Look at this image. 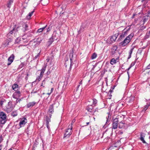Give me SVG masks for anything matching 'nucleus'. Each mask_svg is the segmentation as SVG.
<instances>
[{
	"label": "nucleus",
	"mask_w": 150,
	"mask_h": 150,
	"mask_svg": "<svg viewBox=\"0 0 150 150\" xmlns=\"http://www.w3.org/2000/svg\"><path fill=\"white\" fill-rule=\"evenodd\" d=\"M134 36V34L131 33L127 36L125 40L120 43V45L125 46L127 45L130 42Z\"/></svg>",
	"instance_id": "f257e3e1"
},
{
	"label": "nucleus",
	"mask_w": 150,
	"mask_h": 150,
	"mask_svg": "<svg viewBox=\"0 0 150 150\" xmlns=\"http://www.w3.org/2000/svg\"><path fill=\"white\" fill-rule=\"evenodd\" d=\"M72 124L69 125L68 128L66 130L65 133L64 134V138L66 137H68L71 134L72 131Z\"/></svg>",
	"instance_id": "f03ea898"
},
{
	"label": "nucleus",
	"mask_w": 150,
	"mask_h": 150,
	"mask_svg": "<svg viewBox=\"0 0 150 150\" xmlns=\"http://www.w3.org/2000/svg\"><path fill=\"white\" fill-rule=\"evenodd\" d=\"M118 34L116 33L113 35L110 38L109 40L108 39L107 41V42L108 44H110L113 42L115 41V40L117 39Z\"/></svg>",
	"instance_id": "7ed1b4c3"
},
{
	"label": "nucleus",
	"mask_w": 150,
	"mask_h": 150,
	"mask_svg": "<svg viewBox=\"0 0 150 150\" xmlns=\"http://www.w3.org/2000/svg\"><path fill=\"white\" fill-rule=\"evenodd\" d=\"M0 116L2 120L1 121V123L2 124H4L6 121V115L4 112H1L0 113Z\"/></svg>",
	"instance_id": "20e7f679"
},
{
	"label": "nucleus",
	"mask_w": 150,
	"mask_h": 150,
	"mask_svg": "<svg viewBox=\"0 0 150 150\" xmlns=\"http://www.w3.org/2000/svg\"><path fill=\"white\" fill-rule=\"evenodd\" d=\"M27 122V120L26 118L23 117L20 120V122L19 123L20 127H23Z\"/></svg>",
	"instance_id": "39448f33"
},
{
	"label": "nucleus",
	"mask_w": 150,
	"mask_h": 150,
	"mask_svg": "<svg viewBox=\"0 0 150 150\" xmlns=\"http://www.w3.org/2000/svg\"><path fill=\"white\" fill-rule=\"evenodd\" d=\"M12 110V106L11 103L8 102L7 105L4 108V110L7 112H10Z\"/></svg>",
	"instance_id": "423d86ee"
},
{
	"label": "nucleus",
	"mask_w": 150,
	"mask_h": 150,
	"mask_svg": "<svg viewBox=\"0 0 150 150\" xmlns=\"http://www.w3.org/2000/svg\"><path fill=\"white\" fill-rule=\"evenodd\" d=\"M118 118H116L114 119L112 125V129H115L117 128L118 125Z\"/></svg>",
	"instance_id": "0eeeda50"
},
{
	"label": "nucleus",
	"mask_w": 150,
	"mask_h": 150,
	"mask_svg": "<svg viewBox=\"0 0 150 150\" xmlns=\"http://www.w3.org/2000/svg\"><path fill=\"white\" fill-rule=\"evenodd\" d=\"M71 56L72 57L73 56V54L72 53H71L70 54V57ZM70 60L71 61V63L70 64L69 62L67 61L65 62V66L66 68H67V67H69V68L70 69L71 67V66L72 65V59L71 57H70Z\"/></svg>",
	"instance_id": "6e6552de"
},
{
	"label": "nucleus",
	"mask_w": 150,
	"mask_h": 150,
	"mask_svg": "<svg viewBox=\"0 0 150 150\" xmlns=\"http://www.w3.org/2000/svg\"><path fill=\"white\" fill-rule=\"evenodd\" d=\"M21 93L20 91L17 90L13 94L12 97L13 98L16 99L19 98L21 96Z\"/></svg>",
	"instance_id": "1a4fd4ad"
},
{
	"label": "nucleus",
	"mask_w": 150,
	"mask_h": 150,
	"mask_svg": "<svg viewBox=\"0 0 150 150\" xmlns=\"http://www.w3.org/2000/svg\"><path fill=\"white\" fill-rule=\"evenodd\" d=\"M117 48L118 47L116 45H115L112 47L111 51V53L112 55L118 52Z\"/></svg>",
	"instance_id": "9d476101"
},
{
	"label": "nucleus",
	"mask_w": 150,
	"mask_h": 150,
	"mask_svg": "<svg viewBox=\"0 0 150 150\" xmlns=\"http://www.w3.org/2000/svg\"><path fill=\"white\" fill-rule=\"evenodd\" d=\"M14 56L13 54H12L8 59V63L7 64L8 65H10L13 61Z\"/></svg>",
	"instance_id": "9b49d317"
},
{
	"label": "nucleus",
	"mask_w": 150,
	"mask_h": 150,
	"mask_svg": "<svg viewBox=\"0 0 150 150\" xmlns=\"http://www.w3.org/2000/svg\"><path fill=\"white\" fill-rule=\"evenodd\" d=\"M88 105L86 107V109L88 111L90 112H92V110L93 108V106L92 104L91 103H88Z\"/></svg>",
	"instance_id": "f8f14e48"
},
{
	"label": "nucleus",
	"mask_w": 150,
	"mask_h": 150,
	"mask_svg": "<svg viewBox=\"0 0 150 150\" xmlns=\"http://www.w3.org/2000/svg\"><path fill=\"white\" fill-rule=\"evenodd\" d=\"M59 34L56 31H54L52 34V38L54 40H56L59 37Z\"/></svg>",
	"instance_id": "ddd939ff"
},
{
	"label": "nucleus",
	"mask_w": 150,
	"mask_h": 150,
	"mask_svg": "<svg viewBox=\"0 0 150 150\" xmlns=\"http://www.w3.org/2000/svg\"><path fill=\"white\" fill-rule=\"evenodd\" d=\"M97 103V100L95 99H91L89 101H88V103H91V104L92 105H93L94 106H95V104Z\"/></svg>",
	"instance_id": "4468645a"
},
{
	"label": "nucleus",
	"mask_w": 150,
	"mask_h": 150,
	"mask_svg": "<svg viewBox=\"0 0 150 150\" xmlns=\"http://www.w3.org/2000/svg\"><path fill=\"white\" fill-rule=\"evenodd\" d=\"M145 134L143 133H142L141 134L140 139L144 143H146L145 141L144 140V138L145 136Z\"/></svg>",
	"instance_id": "2eb2a0df"
},
{
	"label": "nucleus",
	"mask_w": 150,
	"mask_h": 150,
	"mask_svg": "<svg viewBox=\"0 0 150 150\" xmlns=\"http://www.w3.org/2000/svg\"><path fill=\"white\" fill-rule=\"evenodd\" d=\"M11 42V39L10 38H9L8 39L6 40L4 43L3 45L5 47H7L8 45H9V43Z\"/></svg>",
	"instance_id": "dca6fc26"
},
{
	"label": "nucleus",
	"mask_w": 150,
	"mask_h": 150,
	"mask_svg": "<svg viewBox=\"0 0 150 150\" xmlns=\"http://www.w3.org/2000/svg\"><path fill=\"white\" fill-rule=\"evenodd\" d=\"M86 27V24L84 23H83L80 28L79 32H81L83 30V29Z\"/></svg>",
	"instance_id": "f3484780"
},
{
	"label": "nucleus",
	"mask_w": 150,
	"mask_h": 150,
	"mask_svg": "<svg viewBox=\"0 0 150 150\" xmlns=\"http://www.w3.org/2000/svg\"><path fill=\"white\" fill-rule=\"evenodd\" d=\"M125 123L121 121L120 122L118 127L120 129L123 128L125 127Z\"/></svg>",
	"instance_id": "a211bd4d"
},
{
	"label": "nucleus",
	"mask_w": 150,
	"mask_h": 150,
	"mask_svg": "<svg viewBox=\"0 0 150 150\" xmlns=\"http://www.w3.org/2000/svg\"><path fill=\"white\" fill-rule=\"evenodd\" d=\"M45 69H46V67H44L42 68L41 69V72L40 74L41 77H42L43 76V74L45 70Z\"/></svg>",
	"instance_id": "6ab92c4d"
},
{
	"label": "nucleus",
	"mask_w": 150,
	"mask_h": 150,
	"mask_svg": "<svg viewBox=\"0 0 150 150\" xmlns=\"http://www.w3.org/2000/svg\"><path fill=\"white\" fill-rule=\"evenodd\" d=\"M110 63L112 65H113L116 64L117 62H116V60L114 58H112L110 61Z\"/></svg>",
	"instance_id": "aec40b11"
},
{
	"label": "nucleus",
	"mask_w": 150,
	"mask_h": 150,
	"mask_svg": "<svg viewBox=\"0 0 150 150\" xmlns=\"http://www.w3.org/2000/svg\"><path fill=\"white\" fill-rule=\"evenodd\" d=\"M35 102H30L28 103L27 105V106L29 108L30 107L33 106L35 105Z\"/></svg>",
	"instance_id": "412c9836"
},
{
	"label": "nucleus",
	"mask_w": 150,
	"mask_h": 150,
	"mask_svg": "<svg viewBox=\"0 0 150 150\" xmlns=\"http://www.w3.org/2000/svg\"><path fill=\"white\" fill-rule=\"evenodd\" d=\"M46 27L47 25L43 28L39 29L37 31V33H40L42 32L46 28Z\"/></svg>",
	"instance_id": "4be33fe9"
},
{
	"label": "nucleus",
	"mask_w": 150,
	"mask_h": 150,
	"mask_svg": "<svg viewBox=\"0 0 150 150\" xmlns=\"http://www.w3.org/2000/svg\"><path fill=\"white\" fill-rule=\"evenodd\" d=\"M50 121V120L49 118H47L46 120V126L47 128L49 129V126L48 124L49 123V122Z\"/></svg>",
	"instance_id": "5701e85b"
},
{
	"label": "nucleus",
	"mask_w": 150,
	"mask_h": 150,
	"mask_svg": "<svg viewBox=\"0 0 150 150\" xmlns=\"http://www.w3.org/2000/svg\"><path fill=\"white\" fill-rule=\"evenodd\" d=\"M134 49V47H133L131 48V49L130 50V51L129 52V55L128 56V59H129L131 57V55L132 54V52L133 50Z\"/></svg>",
	"instance_id": "b1692460"
},
{
	"label": "nucleus",
	"mask_w": 150,
	"mask_h": 150,
	"mask_svg": "<svg viewBox=\"0 0 150 150\" xmlns=\"http://www.w3.org/2000/svg\"><path fill=\"white\" fill-rule=\"evenodd\" d=\"M23 28H25L24 31H26L28 30V26L27 24L25 23H24L23 25Z\"/></svg>",
	"instance_id": "393cba45"
},
{
	"label": "nucleus",
	"mask_w": 150,
	"mask_h": 150,
	"mask_svg": "<svg viewBox=\"0 0 150 150\" xmlns=\"http://www.w3.org/2000/svg\"><path fill=\"white\" fill-rule=\"evenodd\" d=\"M54 109H53V106L52 105H50V108L49 109V112H50L52 113V112H53Z\"/></svg>",
	"instance_id": "a878e982"
},
{
	"label": "nucleus",
	"mask_w": 150,
	"mask_h": 150,
	"mask_svg": "<svg viewBox=\"0 0 150 150\" xmlns=\"http://www.w3.org/2000/svg\"><path fill=\"white\" fill-rule=\"evenodd\" d=\"M18 85L16 84H13L12 86V88H13V89L15 91H16V89L18 88Z\"/></svg>",
	"instance_id": "bb28decb"
},
{
	"label": "nucleus",
	"mask_w": 150,
	"mask_h": 150,
	"mask_svg": "<svg viewBox=\"0 0 150 150\" xmlns=\"http://www.w3.org/2000/svg\"><path fill=\"white\" fill-rule=\"evenodd\" d=\"M108 116L106 117L107 119L106 123L108 122H109L110 119V115L109 113H108Z\"/></svg>",
	"instance_id": "cd10ccee"
},
{
	"label": "nucleus",
	"mask_w": 150,
	"mask_h": 150,
	"mask_svg": "<svg viewBox=\"0 0 150 150\" xmlns=\"http://www.w3.org/2000/svg\"><path fill=\"white\" fill-rule=\"evenodd\" d=\"M13 0H10L8 3L7 4V7L8 8H10V6L11 4L13 3Z\"/></svg>",
	"instance_id": "c85d7f7f"
},
{
	"label": "nucleus",
	"mask_w": 150,
	"mask_h": 150,
	"mask_svg": "<svg viewBox=\"0 0 150 150\" xmlns=\"http://www.w3.org/2000/svg\"><path fill=\"white\" fill-rule=\"evenodd\" d=\"M97 56V54L95 53H94L93 54V55H92L91 56V59H94L96 58V57Z\"/></svg>",
	"instance_id": "c756f323"
},
{
	"label": "nucleus",
	"mask_w": 150,
	"mask_h": 150,
	"mask_svg": "<svg viewBox=\"0 0 150 150\" xmlns=\"http://www.w3.org/2000/svg\"><path fill=\"white\" fill-rule=\"evenodd\" d=\"M34 12V11H33L29 13L28 16H27L28 18H30L32 16L33 13Z\"/></svg>",
	"instance_id": "7c9ffc66"
},
{
	"label": "nucleus",
	"mask_w": 150,
	"mask_h": 150,
	"mask_svg": "<svg viewBox=\"0 0 150 150\" xmlns=\"http://www.w3.org/2000/svg\"><path fill=\"white\" fill-rule=\"evenodd\" d=\"M11 115L13 117L16 116L17 115V113L16 111L13 112L11 113Z\"/></svg>",
	"instance_id": "2f4dec72"
},
{
	"label": "nucleus",
	"mask_w": 150,
	"mask_h": 150,
	"mask_svg": "<svg viewBox=\"0 0 150 150\" xmlns=\"http://www.w3.org/2000/svg\"><path fill=\"white\" fill-rule=\"evenodd\" d=\"M150 104H147L146 105L144 108H143V110L144 111H146L148 108L149 107V106Z\"/></svg>",
	"instance_id": "473e14b6"
},
{
	"label": "nucleus",
	"mask_w": 150,
	"mask_h": 150,
	"mask_svg": "<svg viewBox=\"0 0 150 150\" xmlns=\"http://www.w3.org/2000/svg\"><path fill=\"white\" fill-rule=\"evenodd\" d=\"M15 31V29L14 28H13V29L8 34V36H10L11 34H12Z\"/></svg>",
	"instance_id": "72a5a7b5"
},
{
	"label": "nucleus",
	"mask_w": 150,
	"mask_h": 150,
	"mask_svg": "<svg viewBox=\"0 0 150 150\" xmlns=\"http://www.w3.org/2000/svg\"><path fill=\"white\" fill-rule=\"evenodd\" d=\"M52 26L50 25L49 26L48 28L47 29V32H48L50 31L52 29Z\"/></svg>",
	"instance_id": "f704fd0d"
},
{
	"label": "nucleus",
	"mask_w": 150,
	"mask_h": 150,
	"mask_svg": "<svg viewBox=\"0 0 150 150\" xmlns=\"http://www.w3.org/2000/svg\"><path fill=\"white\" fill-rule=\"evenodd\" d=\"M134 63H132L130 65V67L128 69V71L134 65Z\"/></svg>",
	"instance_id": "c9c22d12"
},
{
	"label": "nucleus",
	"mask_w": 150,
	"mask_h": 150,
	"mask_svg": "<svg viewBox=\"0 0 150 150\" xmlns=\"http://www.w3.org/2000/svg\"><path fill=\"white\" fill-rule=\"evenodd\" d=\"M39 38H38L37 39L36 41L37 42H38L39 43L41 42V41H42V39L41 38H40V40H39Z\"/></svg>",
	"instance_id": "e433bc0d"
},
{
	"label": "nucleus",
	"mask_w": 150,
	"mask_h": 150,
	"mask_svg": "<svg viewBox=\"0 0 150 150\" xmlns=\"http://www.w3.org/2000/svg\"><path fill=\"white\" fill-rule=\"evenodd\" d=\"M21 100V99H18V98L17 99L16 101V104L17 103H18V102L20 103Z\"/></svg>",
	"instance_id": "4c0bfd02"
},
{
	"label": "nucleus",
	"mask_w": 150,
	"mask_h": 150,
	"mask_svg": "<svg viewBox=\"0 0 150 150\" xmlns=\"http://www.w3.org/2000/svg\"><path fill=\"white\" fill-rule=\"evenodd\" d=\"M45 84V80H44L42 82V83L41 84V86H43V87H44V86H43Z\"/></svg>",
	"instance_id": "58836bf2"
},
{
	"label": "nucleus",
	"mask_w": 150,
	"mask_h": 150,
	"mask_svg": "<svg viewBox=\"0 0 150 150\" xmlns=\"http://www.w3.org/2000/svg\"><path fill=\"white\" fill-rule=\"evenodd\" d=\"M42 77H40V76L37 78L36 80H38V81H40V80Z\"/></svg>",
	"instance_id": "ea45409f"
},
{
	"label": "nucleus",
	"mask_w": 150,
	"mask_h": 150,
	"mask_svg": "<svg viewBox=\"0 0 150 150\" xmlns=\"http://www.w3.org/2000/svg\"><path fill=\"white\" fill-rule=\"evenodd\" d=\"M39 55H40V53H39L36 56H35V57H34V58L35 59L38 58V57H39Z\"/></svg>",
	"instance_id": "a19ab883"
},
{
	"label": "nucleus",
	"mask_w": 150,
	"mask_h": 150,
	"mask_svg": "<svg viewBox=\"0 0 150 150\" xmlns=\"http://www.w3.org/2000/svg\"><path fill=\"white\" fill-rule=\"evenodd\" d=\"M149 0H142V2H144V3H147L148 1H149Z\"/></svg>",
	"instance_id": "79ce46f5"
},
{
	"label": "nucleus",
	"mask_w": 150,
	"mask_h": 150,
	"mask_svg": "<svg viewBox=\"0 0 150 150\" xmlns=\"http://www.w3.org/2000/svg\"><path fill=\"white\" fill-rule=\"evenodd\" d=\"M125 37L124 34H122L120 35V38L122 39Z\"/></svg>",
	"instance_id": "37998d69"
},
{
	"label": "nucleus",
	"mask_w": 150,
	"mask_h": 150,
	"mask_svg": "<svg viewBox=\"0 0 150 150\" xmlns=\"http://www.w3.org/2000/svg\"><path fill=\"white\" fill-rule=\"evenodd\" d=\"M146 69H150V64L147 66Z\"/></svg>",
	"instance_id": "c03bdc74"
},
{
	"label": "nucleus",
	"mask_w": 150,
	"mask_h": 150,
	"mask_svg": "<svg viewBox=\"0 0 150 150\" xmlns=\"http://www.w3.org/2000/svg\"><path fill=\"white\" fill-rule=\"evenodd\" d=\"M4 102V101L3 100H2L0 102V104L2 106L3 105Z\"/></svg>",
	"instance_id": "a18cd8bd"
},
{
	"label": "nucleus",
	"mask_w": 150,
	"mask_h": 150,
	"mask_svg": "<svg viewBox=\"0 0 150 150\" xmlns=\"http://www.w3.org/2000/svg\"><path fill=\"white\" fill-rule=\"evenodd\" d=\"M53 90H54V89L53 88H52L51 89V90L50 91V93H51L52 91H53Z\"/></svg>",
	"instance_id": "49530a36"
},
{
	"label": "nucleus",
	"mask_w": 150,
	"mask_h": 150,
	"mask_svg": "<svg viewBox=\"0 0 150 150\" xmlns=\"http://www.w3.org/2000/svg\"><path fill=\"white\" fill-rule=\"evenodd\" d=\"M115 60H116V62H117L118 61V58L117 57V58H116V59H115Z\"/></svg>",
	"instance_id": "de8ad7c7"
},
{
	"label": "nucleus",
	"mask_w": 150,
	"mask_h": 150,
	"mask_svg": "<svg viewBox=\"0 0 150 150\" xmlns=\"http://www.w3.org/2000/svg\"><path fill=\"white\" fill-rule=\"evenodd\" d=\"M107 134L106 132H105V133H104L103 134V136H105L106 135V134Z\"/></svg>",
	"instance_id": "09e8293b"
},
{
	"label": "nucleus",
	"mask_w": 150,
	"mask_h": 150,
	"mask_svg": "<svg viewBox=\"0 0 150 150\" xmlns=\"http://www.w3.org/2000/svg\"><path fill=\"white\" fill-rule=\"evenodd\" d=\"M2 145H0V150H1V149H2Z\"/></svg>",
	"instance_id": "8fccbe9b"
},
{
	"label": "nucleus",
	"mask_w": 150,
	"mask_h": 150,
	"mask_svg": "<svg viewBox=\"0 0 150 150\" xmlns=\"http://www.w3.org/2000/svg\"><path fill=\"white\" fill-rule=\"evenodd\" d=\"M146 20H147V19H146V18H145L144 20V22H145L146 21Z\"/></svg>",
	"instance_id": "3c124183"
},
{
	"label": "nucleus",
	"mask_w": 150,
	"mask_h": 150,
	"mask_svg": "<svg viewBox=\"0 0 150 150\" xmlns=\"http://www.w3.org/2000/svg\"><path fill=\"white\" fill-rule=\"evenodd\" d=\"M135 16V14H133L132 17V18H134V16Z\"/></svg>",
	"instance_id": "603ef678"
},
{
	"label": "nucleus",
	"mask_w": 150,
	"mask_h": 150,
	"mask_svg": "<svg viewBox=\"0 0 150 150\" xmlns=\"http://www.w3.org/2000/svg\"><path fill=\"white\" fill-rule=\"evenodd\" d=\"M46 60H47V62H48L49 61V59H46Z\"/></svg>",
	"instance_id": "864d4df0"
},
{
	"label": "nucleus",
	"mask_w": 150,
	"mask_h": 150,
	"mask_svg": "<svg viewBox=\"0 0 150 150\" xmlns=\"http://www.w3.org/2000/svg\"><path fill=\"white\" fill-rule=\"evenodd\" d=\"M89 122H87L86 123V125H88L89 124Z\"/></svg>",
	"instance_id": "5fc2aeb1"
},
{
	"label": "nucleus",
	"mask_w": 150,
	"mask_h": 150,
	"mask_svg": "<svg viewBox=\"0 0 150 150\" xmlns=\"http://www.w3.org/2000/svg\"><path fill=\"white\" fill-rule=\"evenodd\" d=\"M51 93H50H50H47V94L48 95H50V94H51Z\"/></svg>",
	"instance_id": "6e6d98bb"
},
{
	"label": "nucleus",
	"mask_w": 150,
	"mask_h": 150,
	"mask_svg": "<svg viewBox=\"0 0 150 150\" xmlns=\"http://www.w3.org/2000/svg\"><path fill=\"white\" fill-rule=\"evenodd\" d=\"M33 93V92H31V93ZM36 93V91H35V92H33V93Z\"/></svg>",
	"instance_id": "4d7b16f0"
},
{
	"label": "nucleus",
	"mask_w": 150,
	"mask_h": 150,
	"mask_svg": "<svg viewBox=\"0 0 150 150\" xmlns=\"http://www.w3.org/2000/svg\"><path fill=\"white\" fill-rule=\"evenodd\" d=\"M110 137H106V138L107 139H109Z\"/></svg>",
	"instance_id": "13d9d810"
},
{
	"label": "nucleus",
	"mask_w": 150,
	"mask_h": 150,
	"mask_svg": "<svg viewBox=\"0 0 150 150\" xmlns=\"http://www.w3.org/2000/svg\"><path fill=\"white\" fill-rule=\"evenodd\" d=\"M75 121V120H74L73 121H72V122H74Z\"/></svg>",
	"instance_id": "bf43d9fd"
},
{
	"label": "nucleus",
	"mask_w": 150,
	"mask_h": 150,
	"mask_svg": "<svg viewBox=\"0 0 150 150\" xmlns=\"http://www.w3.org/2000/svg\"><path fill=\"white\" fill-rule=\"evenodd\" d=\"M16 43H18V42H17V41H16Z\"/></svg>",
	"instance_id": "052dcab7"
},
{
	"label": "nucleus",
	"mask_w": 150,
	"mask_h": 150,
	"mask_svg": "<svg viewBox=\"0 0 150 150\" xmlns=\"http://www.w3.org/2000/svg\"><path fill=\"white\" fill-rule=\"evenodd\" d=\"M8 150H12L11 149H10Z\"/></svg>",
	"instance_id": "680f3d73"
},
{
	"label": "nucleus",
	"mask_w": 150,
	"mask_h": 150,
	"mask_svg": "<svg viewBox=\"0 0 150 150\" xmlns=\"http://www.w3.org/2000/svg\"><path fill=\"white\" fill-rule=\"evenodd\" d=\"M80 84H81V82H80Z\"/></svg>",
	"instance_id": "e2e57ef3"
},
{
	"label": "nucleus",
	"mask_w": 150,
	"mask_h": 150,
	"mask_svg": "<svg viewBox=\"0 0 150 150\" xmlns=\"http://www.w3.org/2000/svg\"><path fill=\"white\" fill-rule=\"evenodd\" d=\"M45 1H47V0H45Z\"/></svg>",
	"instance_id": "0e129e2a"
},
{
	"label": "nucleus",
	"mask_w": 150,
	"mask_h": 150,
	"mask_svg": "<svg viewBox=\"0 0 150 150\" xmlns=\"http://www.w3.org/2000/svg\"><path fill=\"white\" fill-rule=\"evenodd\" d=\"M149 33H150V31H149Z\"/></svg>",
	"instance_id": "69168bd1"
}]
</instances>
